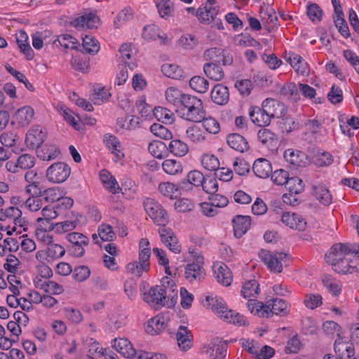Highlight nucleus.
Wrapping results in <instances>:
<instances>
[{"mask_svg":"<svg viewBox=\"0 0 359 359\" xmlns=\"http://www.w3.org/2000/svg\"><path fill=\"white\" fill-rule=\"evenodd\" d=\"M154 2L161 18L167 20L172 15L174 5L170 0H154Z\"/></svg>","mask_w":359,"mask_h":359,"instance_id":"58836bf2","label":"nucleus"},{"mask_svg":"<svg viewBox=\"0 0 359 359\" xmlns=\"http://www.w3.org/2000/svg\"><path fill=\"white\" fill-rule=\"evenodd\" d=\"M205 301L211 306L213 312L221 319H223L228 311L231 310L226 306L225 301L220 297L213 296V294L208 295L205 297Z\"/></svg>","mask_w":359,"mask_h":359,"instance_id":"412c9836","label":"nucleus"},{"mask_svg":"<svg viewBox=\"0 0 359 359\" xmlns=\"http://www.w3.org/2000/svg\"><path fill=\"white\" fill-rule=\"evenodd\" d=\"M247 307L250 313L261 318H269L272 315H285L289 311L290 304L279 298L270 299L264 304L257 300H250Z\"/></svg>","mask_w":359,"mask_h":359,"instance_id":"f03ea898","label":"nucleus"},{"mask_svg":"<svg viewBox=\"0 0 359 359\" xmlns=\"http://www.w3.org/2000/svg\"><path fill=\"white\" fill-rule=\"evenodd\" d=\"M71 174V168L64 162H57L50 165L46 172L47 180L54 184L65 182Z\"/></svg>","mask_w":359,"mask_h":359,"instance_id":"423d86ee","label":"nucleus"},{"mask_svg":"<svg viewBox=\"0 0 359 359\" xmlns=\"http://www.w3.org/2000/svg\"><path fill=\"white\" fill-rule=\"evenodd\" d=\"M47 136L46 129L40 125H34L26 134L25 142L30 149L39 147L45 141Z\"/></svg>","mask_w":359,"mask_h":359,"instance_id":"1a4fd4ad","label":"nucleus"},{"mask_svg":"<svg viewBox=\"0 0 359 359\" xmlns=\"http://www.w3.org/2000/svg\"><path fill=\"white\" fill-rule=\"evenodd\" d=\"M111 344L112 347L125 358H131L136 354L132 344L126 338H116Z\"/></svg>","mask_w":359,"mask_h":359,"instance_id":"aec40b11","label":"nucleus"},{"mask_svg":"<svg viewBox=\"0 0 359 359\" xmlns=\"http://www.w3.org/2000/svg\"><path fill=\"white\" fill-rule=\"evenodd\" d=\"M107 147L111 150L118 160L124 157L123 147L119 140L114 135H106L104 137Z\"/></svg>","mask_w":359,"mask_h":359,"instance_id":"f704fd0d","label":"nucleus"},{"mask_svg":"<svg viewBox=\"0 0 359 359\" xmlns=\"http://www.w3.org/2000/svg\"><path fill=\"white\" fill-rule=\"evenodd\" d=\"M60 113L62 117L76 130H79L81 128V123L79 118L77 116L66 107H62L60 108Z\"/></svg>","mask_w":359,"mask_h":359,"instance_id":"680f3d73","label":"nucleus"},{"mask_svg":"<svg viewBox=\"0 0 359 359\" xmlns=\"http://www.w3.org/2000/svg\"><path fill=\"white\" fill-rule=\"evenodd\" d=\"M198 43V39L193 34H186L182 35L179 41V46L185 50L194 49Z\"/></svg>","mask_w":359,"mask_h":359,"instance_id":"774afa93","label":"nucleus"},{"mask_svg":"<svg viewBox=\"0 0 359 359\" xmlns=\"http://www.w3.org/2000/svg\"><path fill=\"white\" fill-rule=\"evenodd\" d=\"M100 180L104 187L113 194L118 193L121 190L115 177L107 170L100 172Z\"/></svg>","mask_w":359,"mask_h":359,"instance_id":"473e14b6","label":"nucleus"},{"mask_svg":"<svg viewBox=\"0 0 359 359\" xmlns=\"http://www.w3.org/2000/svg\"><path fill=\"white\" fill-rule=\"evenodd\" d=\"M161 71L165 76L171 79H180L183 76V70L175 64H164L161 67Z\"/></svg>","mask_w":359,"mask_h":359,"instance_id":"09e8293b","label":"nucleus"},{"mask_svg":"<svg viewBox=\"0 0 359 359\" xmlns=\"http://www.w3.org/2000/svg\"><path fill=\"white\" fill-rule=\"evenodd\" d=\"M83 47L86 52L90 54H95L100 50L98 41L92 36L86 35L83 38Z\"/></svg>","mask_w":359,"mask_h":359,"instance_id":"69168bd1","label":"nucleus"},{"mask_svg":"<svg viewBox=\"0 0 359 359\" xmlns=\"http://www.w3.org/2000/svg\"><path fill=\"white\" fill-rule=\"evenodd\" d=\"M186 137L194 144L203 142L206 139L203 130L196 126H191L187 128Z\"/></svg>","mask_w":359,"mask_h":359,"instance_id":"a18cd8bd","label":"nucleus"},{"mask_svg":"<svg viewBox=\"0 0 359 359\" xmlns=\"http://www.w3.org/2000/svg\"><path fill=\"white\" fill-rule=\"evenodd\" d=\"M259 292V287L257 281L255 279H251L245 281L241 289V295L245 299L255 298Z\"/></svg>","mask_w":359,"mask_h":359,"instance_id":"ea45409f","label":"nucleus"},{"mask_svg":"<svg viewBox=\"0 0 359 359\" xmlns=\"http://www.w3.org/2000/svg\"><path fill=\"white\" fill-rule=\"evenodd\" d=\"M226 341H219L217 343H212L203 352L208 355L210 359H224L226 355Z\"/></svg>","mask_w":359,"mask_h":359,"instance_id":"cd10ccee","label":"nucleus"},{"mask_svg":"<svg viewBox=\"0 0 359 359\" xmlns=\"http://www.w3.org/2000/svg\"><path fill=\"white\" fill-rule=\"evenodd\" d=\"M205 180V177L203 173L198 170H191L187 175L185 180L181 182V188L190 189V186L201 187Z\"/></svg>","mask_w":359,"mask_h":359,"instance_id":"72a5a7b5","label":"nucleus"},{"mask_svg":"<svg viewBox=\"0 0 359 359\" xmlns=\"http://www.w3.org/2000/svg\"><path fill=\"white\" fill-rule=\"evenodd\" d=\"M34 114V110L32 107L23 106L13 115V122L20 127L27 126L32 121Z\"/></svg>","mask_w":359,"mask_h":359,"instance_id":"ddd939ff","label":"nucleus"},{"mask_svg":"<svg viewBox=\"0 0 359 359\" xmlns=\"http://www.w3.org/2000/svg\"><path fill=\"white\" fill-rule=\"evenodd\" d=\"M79 215L74 212H67L65 219L55 223L56 233L62 234L75 229L80 223Z\"/></svg>","mask_w":359,"mask_h":359,"instance_id":"4468645a","label":"nucleus"},{"mask_svg":"<svg viewBox=\"0 0 359 359\" xmlns=\"http://www.w3.org/2000/svg\"><path fill=\"white\" fill-rule=\"evenodd\" d=\"M167 146L163 142L154 140L148 145L149 152L155 158H163L167 154Z\"/></svg>","mask_w":359,"mask_h":359,"instance_id":"37998d69","label":"nucleus"},{"mask_svg":"<svg viewBox=\"0 0 359 359\" xmlns=\"http://www.w3.org/2000/svg\"><path fill=\"white\" fill-rule=\"evenodd\" d=\"M143 300L151 308L159 309L165 305L166 290L160 285L151 287L144 293Z\"/></svg>","mask_w":359,"mask_h":359,"instance_id":"0eeeda50","label":"nucleus"},{"mask_svg":"<svg viewBox=\"0 0 359 359\" xmlns=\"http://www.w3.org/2000/svg\"><path fill=\"white\" fill-rule=\"evenodd\" d=\"M185 278L189 283L201 281L205 276V271L203 264H201V259L199 258L198 263H190L185 267Z\"/></svg>","mask_w":359,"mask_h":359,"instance_id":"2eb2a0df","label":"nucleus"},{"mask_svg":"<svg viewBox=\"0 0 359 359\" xmlns=\"http://www.w3.org/2000/svg\"><path fill=\"white\" fill-rule=\"evenodd\" d=\"M249 116L253 123L259 127H265L270 124L271 119L259 107L252 106L249 109Z\"/></svg>","mask_w":359,"mask_h":359,"instance_id":"b1692460","label":"nucleus"},{"mask_svg":"<svg viewBox=\"0 0 359 359\" xmlns=\"http://www.w3.org/2000/svg\"><path fill=\"white\" fill-rule=\"evenodd\" d=\"M133 11L130 7L124 8L121 11L116 15L114 25L116 28H119L123 26L125 23L130 21L133 18Z\"/></svg>","mask_w":359,"mask_h":359,"instance_id":"864d4df0","label":"nucleus"},{"mask_svg":"<svg viewBox=\"0 0 359 359\" xmlns=\"http://www.w3.org/2000/svg\"><path fill=\"white\" fill-rule=\"evenodd\" d=\"M228 145L233 149L243 153L248 150L249 144L247 140L237 133L230 134L226 137Z\"/></svg>","mask_w":359,"mask_h":359,"instance_id":"2f4dec72","label":"nucleus"},{"mask_svg":"<svg viewBox=\"0 0 359 359\" xmlns=\"http://www.w3.org/2000/svg\"><path fill=\"white\" fill-rule=\"evenodd\" d=\"M154 114L158 121L166 123H171L174 120L173 113L170 110L161 107H155Z\"/></svg>","mask_w":359,"mask_h":359,"instance_id":"e2e57ef3","label":"nucleus"},{"mask_svg":"<svg viewBox=\"0 0 359 359\" xmlns=\"http://www.w3.org/2000/svg\"><path fill=\"white\" fill-rule=\"evenodd\" d=\"M187 95L183 93L180 89L173 86L168 88L165 91L166 101L174 106L181 105Z\"/></svg>","mask_w":359,"mask_h":359,"instance_id":"e433bc0d","label":"nucleus"},{"mask_svg":"<svg viewBox=\"0 0 359 359\" xmlns=\"http://www.w3.org/2000/svg\"><path fill=\"white\" fill-rule=\"evenodd\" d=\"M163 171L168 175H177L182 172L181 163L175 159H166L162 163Z\"/></svg>","mask_w":359,"mask_h":359,"instance_id":"8fccbe9b","label":"nucleus"},{"mask_svg":"<svg viewBox=\"0 0 359 359\" xmlns=\"http://www.w3.org/2000/svg\"><path fill=\"white\" fill-rule=\"evenodd\" d=\"M158 189L162 195L170 199L177 198L181 194L180 187L170 182L160 183Z\"/></svg>","mask_w":359,"mask_h":359,"instance_id":"4c0bfd02","label":"nucleus"},{"mask_svg":"<svg viewBox=\"0 0 359 359\" xmlns=\"http://www.w3.org/2000/svg\"><path fill=\"white\" fill-rule=\"evenodd\" d=\"M262 108L271 119L278 115V111L283 109V104L273 98H266L262 102Z\"/></svg>","mask_w":359,"mask_h":359,"instance_id":"c9c22d12","label":"nucleus"},{"mask_svg":"<svg viewBox=\"0 0 359 359\" xmlns=\"http://www.w3.org/2000/svg\"><path fill=\"white\" fill-rule=\"evenodd\" d=\"M25 180L27 185L25 187L26 194L29 196H41L42 188L41 183L42 177L35 170H29L25 174Z\"/></svg>","mask_w":359,"mask_h":359,"instance_id":"9d476101","label":"nucleus"},{"mask_svg":"<svg viewBox=\"0 0 359 359\" xmlns=\"http://www.w3.org/2000/svg\"><path fill=\"white\" fill-rule=\"evenodd\" d=\"M304 305L309 309L313 310L323 304V297L318 293H308L303 299Z\"/></svg>","mask_w":359,"mask_h":359,"instance_id":"3c124183","label":"nucleus"},{"mask_svg":"<svg viewBox=\"0 0 359 359\" xmlns=\"http://www.w3.org/2000/svg\"><path fill=\"white\" fill-rule=\"evenodd\" d=\"M142 37L146 41H155L159 39L161 43H166L168 37L166 34L161 31L156 25H149L144 27Z\"/></svg>","mask_w":359,"mask_h":359,"instance_id":"5701e85b","label":"nucleus"},{"mask_svg":"<svg viewBox=\"0 0 359 359\" xmlns=\"http://www.w3.org/2000/svg\"><path fill=\"white\" fill-rule=\"evenodd\" d=\"M181 106V116L184 120L199 123L205 116L203 102L196 96L187 95Z\"/></svg>","mask_w":359,"mask_h":359,"instance_id":"7ed1b4c3","label":"nucleus"},{"mask_svg":"<svg viewBox=\"0 0 359 359\" xmlns=\"http://www.w3.org/2000/svg\"><path fill=\"white\" fill-rule=\"evenodd\" d=\"M178 346L182 351H187L193 346V335L191 330L184 325H180L176 332Z\"/></svg>","mask_w":359,"mask_h":359,"instance_id":"a211bd4d","label":"nucleus"},{"mask_svg":"<svg viewBox=\"0 0 359 359\" xmlns=\"http://www.w3.org/2000/svg\"><path fill=\"white\" fill-rule=\"evenodd\" d=\"M203 128L210 134H217L220 130V125L217 119L211 116L204 118L201 120Z\"/></svg>","mask_w":359,"mask_h":359,"instance_id":"338daca9","label":"nucleus"},{"mask_svg":"<svg viewBox=\"0 0 359 359\" xmlns=\"http://www.w3.org/2000/svg\"><path fill=\"white\" fill-rule=\"evenodd\" d=\"M281 221L285 226L299 231L304 230L306 226L304 218L294 212H284L282 215Z\"/></svg>","mask_w":359,"mask_h":359,"instance_id":"f3484780","label":"nucleus"},{"mask_svg":"<svg viewBox=\"0 0 359 359\" xmlns=\"http://www.w3.org/2000/svg\"><path fill=\"white\" fill-rule=\"evenodd\" d=\"M167 148L171 154L178 157H183L189 152L187 143L178 139L172 140Z\"/></svg>","mask_w":359,"mask_h":359,"instance_id":"79ce46f5","label":"nucleus"},{"mask_svg":"<svg viewBox=\"0 0 359 359\" xmlns=\"http://www.w3.org/2000/svg\"><path fill=\"white\" fill-rule=\"evenodd\" d=\"M41 290L47 293L57 295L64 292L62 285L53 280H46L38 285Z\"/></svg>","mask_w":359,"mask_h":359,"instance_id":"13d9d810","label":"nucleus"},{"mask_svg":"<svg viewBox=\"0 0 359 359\" xmlns=\"http://www.w3.org/2000/svg\"><path fill=\"white\" fill-rule=\"evenodd\" d=\"M214 277L217 281L224 286L231 284L233 276L229 268L224 263L217 262L212 266Z\"/></svg>","mask_w":359,"mask_h":359,"instance_id":"f8f14e48","label":"nucleus"},{"mask_svg":"<svg viewBox=\"0 0 359 359\" xmlns=\"http://www.w3.org/2000/svg\"><path fill=\"white\" fill-rule=\"evenodd\" d=\"M46 250L51 262L61 258L65 254V248L59 244L53 243V242L48 245Z\"/></svg>","mask_w":359,"mask_h":359,"instance_id":"0e129e2a","label":"nucleus"},{"mask_svg":"<svg viewBox=\"0 0 359 359\" xmlns=\"http://www.w3.org/2000/svg\"><path fill=\"white\" fill-rule=\"evenodd\" d=\"M312 195L323 205L328 206L332 203V196L330 190L324 184L313 185Z\"/></svg>","mask_w":359,"mask_h":359,"instance_id":"4be33fe9","label":"nucleus"},{"mask_svg":"<svg viewBox=\"0 0 359 359\" xmlns=\"http://www.w3.org/2000/svg\"><path fill=\"white\" fill-rule=\"evenodd\" d=\"M158 234L161 242L171 252L175 254L181 252V245L179 243L177 236L171 229L165 228V226H163L158 229Z\"/></svg>","mask_w":359,"mask_h":359,"instance_id":"9b49d317","label":"nucleus"},{"mask_svg":"<svg viewBox=\"0 0 359 359\" xmlns=\"http://www.w3.org/2000/svg\"><path fill=\"white\" fill-rule=\"evenodd\" d=\"M191 88L198 93H205L209 88L208 81L200 76H193L189 81Z\"/></svg>","mask_w":359,"mask_h":359,"instance_id":"de8ad7c7","label":"nucleus"},{"mask_svg":"<svg viewBox=\"0 0 359 359\" xmlns=\"http://www.w3.org/2000/svg\"><path fill=\"white\" fill-rule=\"evenodd\" d=\"M44 199L48 203L57 202L65 194L60 187H51L42 191Z\"/></svg>","mask_w":359,"mask_h":359,"instance_id":"052dcab7","label":"nucleus"},{"mask_svg":"<svg viewBox=\"0 0 359 359\" xmlns=\"http://www.w3.org/2000/svg\"><path fill=\"white\" fill-rule=\"evenodd\" d=\"M138 123L139 118L134 116H127L117 119L118 126L125 130H134L137 127Z\"/></svg>","mask_w":359,"mask_h":359,"instance_id":"bf43d9fd","label":"nucleus"},{"mask_svg":"<svg viewBox=\"0 0 359 359\" xmlns=\"http://www.w3.org/2000/svg\"><path fill=\"white\" fill-rule=\"evenodd\" d=\"M222 320L238 326H245L248 324V321L243 315L231 309L230 311H228V313L226 314Z\"/></svg>","mask_w":359,"mask_h":359,"instance_id":"4d7b16f0","label":"nucleus"},{"mask_svg":"<svg viewBox=\"0 0 359 359\" xmlns=\"http://www.w3.org/2000/svg\"><path fill=\"white\" fill-rule=\"evenodd\" d=\"M252 170L257 177L266 178L272 172V166L268 160L260 158L254 162Z\"/></svg>","mask_w":359,"mask_h":359,"instance_id":"7c9ffc66","label":"nucleus"},{"mask_svg":"<svg viewBox=\"0 0 359 359\" xmlns=\"http://www.w3.org/2000/svg\"><path fill=\"white\" fill-rule=\"evenodd\" d=\"M325 260L338 273L347 274L359 271L357 261L352 259L343 243L334 244L325 255Z\"/></svg>","mask_w":359,"mask_h":359,"instance_id":"f257e3e1","label":"nucleus"},{"mask_svg":"<svg viewBox=\"0 0 359 359\" xmlns=\"http://www.w3.org/2000/svg\"><path fill=\"white\" fill-rule=\"evenodd\" d=\"M166 327L165 318L162 316H156L149 320L145 325V331L150 335H156Z\"/></svg>","mask_w":359,"mask_h":359,"instance_id":"bb28decb","label":"nucleus"},{"mask_svg":"<svg viewBox=\"0 0 359 359\" xmlns=\"http://www.w3.org/2000/svg\"><path fill=\"white\" fill-rule=\"evenodd\" d=\"M144 207L148 215L157 225L165 226L168 223V213L158 202L152 198H147L144 202Z\"/></svg>","mask_w":359,"mask_h":359,"instance_id":"20e7f679","label":"nucleus"},{"mask_svg":"<svg viewBox=\"0 0 359 359\" xmlns=\"http://www.w3.org/2000/svg\"><path fill=\"white\" fill-rule=\"evenodd\" d=\"M99 24L98 18L93 14L83 15L74 20L73 25L77 29H93Z\"/></svg>","mask_w":359,"mask_h":359,"instance_id":"c85d7f7f","label":"nucleus"},{"mask_svg":"<svg viewBox=\"0 0 359 359\" xmlns=\"http://www.w3.org/2000/svg\"><path fill=\"white\" fill-rule=\"evenodd\" d=\"M203 71L209 79L216 81H221L224 76L222 68L213 62L205 64Z\"/></svg>","mask_w":359,"mask_h":359,"instance_id":"a19ab883","label":"nucleus"},{"mask_svg":"<svg viewBox=\"0 0 359 359\" xmlns=\"http://www.w3.org/2000/svg\"><path fill=\"white\" fill-rule=\"evenodd\" d=\"M66 239L70 243V251L73 256L81 257L85 254V249L90 240L84 234L79 232H71L66 235Z\"/></svg>","mask_w":359,"mask_h":359,"instance_id":"6e6552de","label":"nucleus"},{"mask_svg":"<svg viewBox=\"0 0 359 359\" xmlns=\"http://www.w3.org/2000/svg\"><path fill=\"white\" fill-rule=\"evenodd\" d=\"M218 13V6H210L207 4H203L196 9V16L201 23L209 25L215 20Z\"/></svg>","mask_w":359,"mask_h":359,"instance_id":"6ab92c4d","label":"nucleus"},{"mask_svg":"<svg viewBox=\"0 0 359 359\" xmlns=\"http://www.w3.org/2000/svg\"><path fill=\"white\" fill-rule=\"evenodd\" d=\"M234 235L241 238L249 229L251 225V218L248 215H236L232 221Z\"/></svg>","mask_w":359,"mask_h":359,"instance_id":"a878e982","label":"nucleus"},{"mask_svg":"<svg viewBox=\"0 0 359 359\" xmlns=\"http://www.w3.org/2000/svg\"><path fill=\"white\" fill-rule=\"evenodd\" d=\"M309 157L311 161L318 167L329 166L334 160L330 153L320 149H313Z\"/></svg>","mask_w":359,"mask_h":359,"instance_id":"393cba45","label":"nucleus"},{"mask_svg":"<svg viewBox=\"0 0 359 359\" xmlns=\"http://www.w3.org/2000/svg\"><path fill=\"white\" fill-rule=\"evenodd\" d=\"M150 243L147 238H142L139 243V260L144 264H150Z\"/></svg>","mask_w":359,"mask_h":359,"instance_id":"603ef678","label":"nucleus"},{"mask_svg":"<svg viewBox=\"0 0 359 359\" xmlns=\"http://www.w3.org/2000/svg\"><path fill=\"white\" fill-rule=\"evenodd\" d=\"M259 257L266 266L275 273H280L283 271V265L287 258L285 253L272 252L266 250H260Z\"/></svg>","mask_w":359,"mask_h":359,"instance_id":"39448f33","label":"nucleus"},{"mask_svg":"<svg viewBox=\"0 0 359 359\" xmlns=\"http://www.w3.org/2000/svg\"><path fill=\"white\" fill-rule=\"evenodd\" d=\"M111 95L109 89L104 87H99L94 90V93L92 95V101L95 104L100 105L107 102Z\"/></svg>","mask_w":359,"mask_h":359,"instance_id":"6e6d98bb","label":"nucleus"},{"mask_svg":"<svg viewBox=\"0 0 359 359\" xmlns=\"http://www.w3.org/2000/svg\"><path fill=\"white\" fill-rule=\"evenodd\" d=\"M211 99L217 104L223 105L229 100V93L227 87L222 85H215L211 90Z\"/></svg>","mask_w":359,"mask_h":359,"instance_id":"c756f323","label":"nucleus"},{"mask_svg":"<svg viewBox=\"0 0 359 359\" xmlns=\"http://www.w3.org/2000/svg\"><path fill=\"white\" fill-rule=\"evenodd\" d=\"M27 35L25 32H20L17 38V42L21 51L25 55L28 60H31L34 57V52L29 44L27 43Z\"/></svg>","mask_w":359,"mask_h":359,"instance_id":"5fc2aeb1","label":"nucleus"},{"mask_svg":"<svg viewBox=\"0 0 359 359\" xmlns=\"http://www.w3.org/2000/svg\"><path fill=\"white\" fill-rule=\"evenodd\" d=\"M203 168L209 171H216L219 168L220 163L218 158L212 154H204L201 158Z\"/></svg>","mask_w":359,"mask_h":359,"instance_id":"c03bdc74","label":"nucleus"},{"mask_svg":"<svg viewBox=\"0 0 359 359\" xmlns=\"http://www.w3.org/2000/svg\"><path fill=\"white\" fill-rule=\"evenodd\" d=\"M150 264H144L139 260V262H133L127 264L126 270L135 277L139 278L144 271L147 272L149 270Z\"/></svg>","mask_w":359,"mask_h":359,"instance_id":"49530a36","label":"nucleus"},{"mask_svg":"<svg viewBox=\"0 0 359 359\" xmlns=\"http://www.w3.org/2000/svg\"><path fill=\"white\" fill-rule=\"evenodd\" d=\"M285 59L298 74L303 76L309 74V67L307 62L299 55L289 52L285 54Z\"/></svg>","mask_w":359,"mask_h":359,"instance_id":"dca6fc26","label":"nucleus"}]
</instances>
